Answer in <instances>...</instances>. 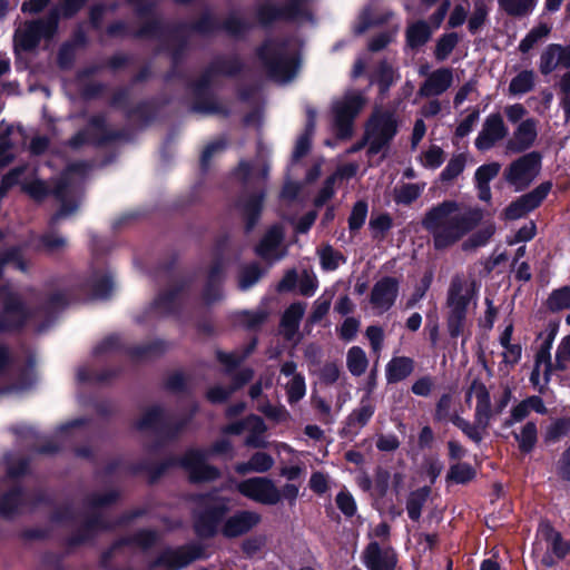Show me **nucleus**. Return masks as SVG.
Returning <instances> with one entry per match:
<instances>
[{
    "mask_svg": "<svg viewBox=\"0 0 570 570\" xmlns=\"http://www.w3.org/2000/svg\"><path fill=\"white\" fill-rule=\"evenodd\" d=\"M482 217L481 209L448 200L432 207L425 214L422 225L432 235L434 247L443 249L463 238Z\"/></svg>",
    "mask_w": 570,
    "mask_h": 570,
    "instance_id": "obj_1",
    "label": "nucleus"
},
{
    "mask_svg": "<svg viewBox=\"0 0 570 570\" xmlns=\"http://www.w3.org/2000/svg\"><path fill=\"white\" fill-rule=\"evenodd\" d=\"M223 455L227 459L234 456L232 443L222 439L213 444L209 451L189 450L181 458L180 464L195 482L212 481L218 478L219 471L207 464L209 455Z\"/></svg>",
    "mask_w": 570,
    "mask_h": 570,
    "instance_id": "obj_2",
    "label": "nucleus"
},
{
    "mask_svg": "<svg viewBox=\"0 0 570 570\" xmlns=\"http://www.w3.org/2000/svg\"><path fill=\"white\" fill-rule=\"evenodd\" d=\"M259 58L268 75L277 82H287L297 72L295 50H289L284 43L267 42L259 50Z\"/></svg>",
    "mask_w": 570,
    "mask_h": 570,
    "instance_id": "obj_3",
    "label": "nucleus"
},
{
    "mask_svg": "<svg viewBox=\"0 0 570 570\" xmlns=\"http://www.w3.org/2000/svg\"><path fill=\"white\" fill-rule=\"evenodd\" d=\"M396 132L395 114L389 110H376L370 118L365 131L364 144L367 145L368 155L385 156Z\"/></svg>",
    "mask_w": 570,
    "mask_h": 570,
    "instance_id": "obj_4",
    "label": "nucleus"
},
{
    "mask_svg": "<svg viewBox=\"0 0 570 570\" xmlns=\"http://www.w3.org/2000/svg\"><path fill=\"white\" fill-rule=\"evenodd\" d=\"M366 102L364 95L354 90L347 91L333 102L334 124L341 138H346L352 134L353 120Z\"/></svg>",
    "mask_w": 570,
    "mask_h": 570,
    "instance_id": "obj_5",
    "label": "nucleus"
},
{
    "mask_svg": "<svg viewBox=\"0 0 570 570\" xmlns=\"http://www.w3.org/2000/svg\"><path fill=\"white\" fill-rule=\"evenodd\" d=\"M471 298V286L459 278L454 279L451 284L448 299V328L450 335L453 337H456L462 333L468 305L470 304Z\"/></svg>",
    "mask_w": 570,
    "mask_h": 570,
    "instance_id": "obj_6",
    "label": "nucleus"
},
{
    "mask_svg": "<svg viewBox=\"0 0 570 570\" xmlns=\"http://www.w3.org/2000/svg\"><path fill=\"white\" fill-rule=\"evenodd\" d=\"M237 491L245 498L265 505L281 502V490L275 483L263 476H254L236 483Z\"/></svg>",
    "mask_w": 570,
    "mask_h": 570,
    "instance_id": "obj_7",
    "label": "nucleus"
},
{
    "mask_svg": "<svg viewBox=\"0 0 570 570\" xmlns=\"http://www.w3.org/2000/svg\"><path fill=\"white\" fill-rule=\"evenodd\" d=\"M540 170V157L535 153L527 154L513 161L504 171L505 180L517 191L527 188L538 176Z\"/></svg>",
    "mask_w": 570,
    "mask_h": 570,
    "instance_id": "obj_8",
    "label": "nucleus"
},
{
    "mask_svg": "<svg viewBox=\"0 0 570 570\" xmlns=\"http://www.w3.org/2000/svg\"><path fill=\"white\" fill-rule=\"evenodd\" d=\"M56 30L53 19L47 21L29 22L16 31V42L24 50H30L38 45L41 38H49Z\"/></svg>",
    "mask_w": 570,
    "mask_h": 570,
    "instance_id": "obj_9",
    "label": "nucleus"
},
{
    "mask_svg": "<svg viewBox=\"0 0 570 570\" xmlns=\"http://www.w3.org/2000/svg\"><path fill=\"white\" fill-rule=\"evenodd\" d=\"M570 68V45L551 43L544 48L539 59V70L549 75L557 70Z\"/></svg>",
    "mask_w": 570,
    "mask_h": 570,
    "instance_id": "obj_10",
    "label": "nucleus"
},
{
    "mask_svg": "<svg viewBox=\"0 0 570 570\" xmlns=\"http://www.w3.org/2000/svg\"><path fill=\"white\" fill-rule=\"evenodd\" d=\"M508 135V127L500 114L489 115L475 139V147L479 150H488Z\"/></svg>",
    "mask_w": 570,
    "mask_h": 570,
    "instance_id": "obj_11",
    "label": "nucleus"
},
{
    "mask_svg": "<svg viewBox=\"0 0 570 570\" xmlns=\"http://www.w3.org/2000/svg\"><path fill=\"white\" fill-rule=\"evenodd\" d=\"M538 136V122L533 118H527L519 122L513 134L505 144L507 154H517L529 149Z\"/></svg>",
    "mask_w": 570,
    "mask_h": 570,
    "instance_id": "obj_12",
    "label": "nucleus"
},
{
    "mask_svg": "<svg viewBox=\"0 0 570 570\" xmlns=\"http://www.w3.org/2000/svg\"><path fill=\"white\" fill-rule=\"evenodd\" d=\"M362 561L368 570H394L397 559L391 548H382L377 542H371L362 552Z\"/></svg>",
    "mask_w": 570,
    "mask_h": 570,
    "instance_id": "obj_13",
    "label": "nucleus"
},
{
    "mask_svg": "<svg viewBox=\"0 0 570 570\" xmlns=\"http://www.w3.org/2000/svg\"><path fill=\"white\" fill-rule=\"evenodd\" d=\"M30 316L29 308L18 295H10L0 314V331H10L21 326Z\"/></svg>",
    "mask_w": 570,
    "mask_h": 570,
    "instance_id": "obj_14",
    "label": "nucleus"
},
{
    "mask_svg": "<svg viewBox=\"0 0 570 570\" xmlns=\"http://www.w3.org/2000/svg\"><path fill=\"white\" fill-rule=\"evenodd\" d=\"M399 292V284L396 279L385 277L379 281L371 293L372 308L382 314L386 312L395 302Z\"/></svg>",
    "mask_w": 570,
    "mask_h": 570,
    "instance_id": "obj_15",
    "label": "nucleus"
},
{
    "mask_svg": "<svg viewBox=\"0 0 570 570\" xmlns=\"http://www.w3.org/2000/svg\"><path fill=\"white\" fill-rule=\"evenodd\" d=\"M283 236L282 227L273 226L256 247L257 255L268 262H275L284 257L286 250L283 246Z\"/></svg>",
    "mask_w": 570,
    "mask_h": 570,
    "instance_id": "obj_16",
    "label": "nucleus"
},
{
    "mask_svg": "<svg viewBox=\"0 0 570 570\" xmlns=\"http://www.w3.org/2000/svg\"><path fill=\"white\" fill-rule=\"evenodd\" d=\"M261 520V514L255 511H239L226 520L222 531L228 538L239 537L254 529Z\"/></svg>",
    "mask_w": 570,
    "mask_h": 570,
    "instance_id": "obj_17",
    "label": "nucleus"
},
{
    "mask_svg": "<svg viewBox=\"0 0 570 570\" xmlns=\"http://www.w3.org/2000/svg\"><path fill=\"white\" fill-rule=\"evenodd\" d=\"M453 83V72L449 68H440L426 76L417 95L421 97H434L446 91Z\"/></svg>",
    "mask_w": 570,
    "mask_h": 570,
    "instance_id": "obj_18",
    "label": "nucleus"
},
{
    "mask_svg": "<svg viewBox=\"0 0 570 570\" xmlns=\"http://www.w3.org/2000/svg\"><path fill=\"white\" fill-rule=\"evenodd\" d=\"M228 507L224 501H213L207 509L200 513L196 521V530L200 535L209 537L215 533L216 528Z\"/></svg>",
    "mask_w": 570,
    "mask_h": 570,
    "instance_id": "obj_19",
    "label": "nucleus"
},
{
    "mask_svg": "<svg viewBox=\"0 0 570 570\" xmlns=\"http://www.w3.org/2000/svg\"><path fill=\"white\" fill-rule=\"evenodd\" d=\"M279 380L286 389L289 402H297L305 395V380L296 372V365L293 362H287L282 366Z\"/></svg>",
    "mask_w": 570,
    "mask_h": 570,
    "instance_id": "obj_20",
    "label": "nucleus"
},
{
    "mask_svg": "<svg viewBox=\"0 0 570 570\" xmlns=\"http://www.w3.org/2000/svg\"><path fill=\"white\" fill-rule=\"evenodd\" d=\"M475 399V416L481 424L490 423L491 419V400L490 392L487 386L480 381H473L466 392V401Z\"/></svg>",
    "mask_w": 570,
    "mask_h": 570,
    "instance_id": "obj_21",
    "label": "nucleus"
},
{
    "mask_svg": "<svg viewBox=\"0 0 570 570\" xmlns=\"http://www.w3.org/2000/svg\"><path fill=\"white\" fill-rule=\"evenodd\" d=\"M194 559L185 549H167L161 552L155 568L159 570H179Z\"/></svg>",
    "mask_w": 570,
    "mask_h": 570,
    "instance_id": "obj_22",
    "label": "nucleus"
},
{
    "mask_svg": "<svg viewBox=\"0 0 570 570\" xmlns=\"http://www.w3.org/2000/svg\"><path fill=\"white\" fill-rule=\"evenodd\" d=\"M305 307V304L294 303L285 311L281 327L286 338L292 340L296 335Z\"/></svg>",
    "mask_w": 570,
    "mask_h": 570,
    "instance_id": "obj_23",
    "label": "nucleus"
},
{
    "mask_svg": "<svg viewBox=\"0 0 570 570\" xmlns=\"http://www.w3.org/2000/svg\"><path fill=\"white\" fill-rule=\"evenodd\" d=\"M274 464L271 455L264 452H256L247 462L237 463L235 471L245 475L248 473H264L268 471Z\"/></svg>",
    "mask_w": 570,
    "mask_h": 570,
    "instance_id": "obj_24",
    "label": "nucleus"
},
{
    "mask_svg": "<svg viewBox=\"0 0 570 570\" xmlns=\"http://www.w3.org/2000/svg\"><path fill=\"white\" fill-rule=\"evenodd\" d=\"M540 533L547 541L548 548L553 551L557 558L562 559L570 550V544L563 541L561 534L548 523L540 525Z\"/></svg>",
    "mask_w": 570,
    "mask_h": 570,
    "instance_id": "obj_25",
    "label": "nucleus"
},
{
    "mask_svg": "<svg viewBox=\"0 0 570 570\" xmlns=\"http://www.w3.org/2000/svg\"><path fill=\"white\" fill-rule=\"evenodd\" d=\"M21 134L18 130L0 127V168L7 166L14 157L12 147Z\"/></svg>",
    "mask_w": 570,
    "mask_h": 570,
    "instance_id": "obj_26",
    "label": "nucleus"
},
{
    "mask_svg": "<svg viewBox=\"0 0 570 570\" xmlns=\"http://www.w3.org/2000/svg\"><path fill=\"white\" fill-rule=\"evenodd\" d=\"M246 426L248 435L245 440V444L252 448H265L267 445L264 438L266 425L263 420L258 416H249L247 417Z\"/></svg>",
    "mask_w": 570,
    "mask_h": 570,
    "instance_id": "obj_27",
    "label": "nucleus"
},
{
    "mask_svg": "<svg viewBox=\"0 0 570 570\" xmlns=\"http://www.w3.org/2000/svg\"><path fill=\"white\" fill-rule=\"evenodd\" d=\"M413 371V361L410 357H393L386 366V376L390 382H399L407 377Z\"/></svg>",
    "mask_w": 570,
    "mask_h": 570,
    "instance_id": "obj_28",
    "label": "nucleus"
},
{
    "mask_svg": "<svg viewBox=\"0 0 570 570\" xmlns=\"http://www.w3.org/2000/svg\"><path fill=\"white\" fill-rule=\"evenodd\" d=\"M453 424L458 426L470 440L480 443L483 439L489 423L481 424L478 416L474 415V422L470 423L459 415H453L451 419Z\"/></svg>",
    "mask_w": 570,
    "mask_h": 570,
    "instance_id": "obj_29",
    "label": "nucleus"
},
{
    "mask_svg": "<svg viewBox=\"0 0 570 570\" xmlns=\"http://www.w3.org/2000/svg\"><path fill=\"white\" fill-rule=\"evenodd\" d=\"M538 0H499L500 8L509 16L524 17L530 14Z\"/></svg>",
    "mask_w": 570,
    "mask_h": 570,
    "instance_id": "obj_30",
    "label": "nucleus"
},
{
    "mask_svg": "<svg viewBox=\"0 0 570 570\" xmlns=\"http://www.w3.org/2000/svg\"><path fill=\"white\" fill-rule=\"evenodd\" d=\"M374 405L368 397L363 399L360 406L355 409L348 416V425L354 429L363 428L372 417Z\"/></svg>",
    "mask_w": 570,
    "mask_h": 570,
    "instance_id": "obj_31",
    "label": "nucleus"
},
{
    "mask_svg": "<svg viewBox=\"0 0 570 570\" xmlns=\"http://www.w3.org/2000/svg\"><path fill=\"white\" fill-rule=\"evenodd\" d=\"M430 495V489L428 487L420 488L413 491L406 502V511L412 520H419L421 517L422 507L426 502Z\"/></svg>",
    "mask_w": 570,
    "mask_h": 570,
    "instance_id": "obj_32",
    "label": "nucleus"
},
{
    "mask_svg": "<svg viewBox=\"0 0 570 570\" xmlns=\"http://www.w3.org/2000/svg\"><path fill=\"white\" fill-rule=\"evenodd\" d=\"M534 86V72L523 70L512 78L509 85V94L512 96L523 95L532 90Z\"/></svg>",
    "mask_w": 570,
    "mask_h": 570,
    "instance_id": "obj_33",
    "label": "nucleus"
},
{
    "mask_svg": "<svg viewBox=\"0 0 570 570\" xmlns=\"http://www.w3.org/2000/svg\"><path fill=\"white\" fill-rule=\"evenodd\" d=\"M289 7L284 10H277L273 4H264L259 10V19L262 22H267L272 17L277 16H284V17H295L298 8L306 1V0H288Z\"/></svg>",
    "mask_w": 570,
    "mask_h": 570,
    "instance_id": "obj_34",
    "label": "nucleus"
},
{
    "mask_svg": "<svg viewBox=\"0 0 570 570\" xmlns=\"http://www.w3.org/2000/svg\"><path fill=\"white\" fill-rule=\"evenodd\" d=\"M346 363L348 371L360 376L366 371L368 362L365 352L358 346H353L347 352Z\"/></svg>",
    "mask_w": 570,
    "mask_h": 570,
    "instance_id": "obj_35",
    "label": "nucleus"
},
{
    "mask_svg": "<svg viewBox=\"0 0 570 570\" xmlns=\"http://www.w3.org/2000/svg\"><path fill=\"white\" fill-rule=\"evenodd\" d=\"M537 426L533 422L524 424L519 433H514V438L522 452H530L537 443Z\"/></svg>",
    "mask_w": 570,
    "mask_h": 570,
    "instance_id": "obj_36",
    "label": "nucleus"
},
{
    "mask_svg": "<svg viewBox=\"0 0 570 570\" xmlns=\"http://www.w3.org/2000/svg\"><path fill=\"white\" fill-rule=\"evenodd\" d=\"M502 361L499 365V371L508 374L510 368L521 360L522 347L519 343H512L502 346Z\"/></svg>",
    "mask_w": 570,
    "mask_h": 570,
    "instance_id": "obj_37",
    "label": "nucleus"
},
{
    "mask_svg": "<svg viewBox=\"0 0 570 570\" xmlns=\"http://www.w3.org/2000/svg\"><path fill=\"white\" fill-rule=\"evenodd\" d=\"M431 31L425 22H415L407 28V43L414 48L422 46L430 38Z\"/></svg>",
    "mask_w": 570,
    "mask_h": 570,
    "instance_id": "obj_38",
    "label": "nucleus"
},
{
    "mask_svg": "<svg viewBox=\"0 0 570 570\" xmlns=\"http://www.w3.org/2000/svg\"><path fill=\"white\" fill-rule=\"evenodd\" d=\"M425 184H404L395 190V202L399 204H411L420 197Z\"/></svg>",
    "mask_w": 570,
    "mask_h": 570,
    "instance_id": "obj_39",
    "label": "nucleus"
},
{
    "mask_svg": "<svg viewBox=\"0 0 570 570\" xmlns=\"http://www.w3.org/2000/svg\"><path fill=\"white\" fill-rule=\"evenodd\" d=\"M551 28L547 23H540L531 29L528 35L520 41L519 49L528 52L538 41L550 33Z\"/></svg>",
    "mask_w": 570,
    "mask_h": 570,
    "instance_id": "obj_40",
    "label": "nucleus"
},
{
    "mask_svg": "<svg viewBox=\"0 0 570 570\" xmlns=\"http://www.w3.org/2000/svg\"><path fill=\"white\" fill-rule=\"evenodd\" d=\"M551 189L550 183H544L527 195L520 197L528 213L538 207Z\"/></svg>",
    "mask_w": 570,
    "mask_h": 570,
    "instance_id": "obj_41",
    "label": "nucleus"
},
{
    "mask_svg": "<svg viewBox=\"0 0 570 570\" xmlns=\"http://www.w3.org/2000/svg\"><path fill=\"white\" fill-rule=\"evenodd\" d=\"M314 117L313 112H308V122L305 132L297 139L293 153L294 159H299L307 154L311 146V137L314 131Z\"/></svg>",
    "mask_w": 570,
    "mask_h": 570,
    "instance_id": "obj_42",
    "label": "nucleus"
},
{
    "mask_svg": "<svg viewBox=\"0 0 570 570\" xmlns=\"http://www.w3.org/2000/svg\"><path fill=\"white\" fill-rule=\"evenodd\" d=\"M240 376H242V380L239 382H237L235 384V386H233L232 389H226V387H222V386H216V387L210 389L207 394L208 399L212 402H222V401L226 400L235 389L239 387L242 384H244L249 379H252L253 373L249 370H245L240 373Z\"/></svg>",
    "mask_w": 570,
    "mask_h": 570,
    "instance_id": "obj_43",
    "label": "nucleus"
},
{
    "mask_svg": "<svg viewBox=\"0 0 570 570\" xmlns=\"http://www.w3.org/2000/svg\"><path fill=\"white\" fill-rule=\"evenodd\" d=\"M475 475L474 470L468 463L453 464L448 473V479L455 483H465L472 480Z\"/></svg>",
    "mask_w": 570,
    "mask_h": 570,
    "instance_id": "obj_44",
    "label": "nucleus"
},
{
    "mask_svg": "<svg viewBox=\"0 0 570 570\" xmlns=\"http://www.w3.org/2000/svg\"><path fill=\"white\" fill-rule=\"evenodd\" d=\"M548 306L551 311H561L570 307V288L562 287L551 293L548 298Z\"/></svg>",
    "mask_w": 570,
    "mask_h": 570,
    "instance_id": "obj_45",
    "label": "nucleus"
},
{
    "mask_svg": "<svg viewBox=\"0 0 570 570\" xmlns=\"http://www.w3.org/2000/svg\"><path fill=\"white\" fill-rule=\"evenodd\" d=\"M420 160L425 168L436 169L444 161V151L439 146H431L421 155Z\"/></svg>",
    "mask_w": 570,
    "mask_h": 570,
    "instance_id": "obj_46",
    "label": "nucleus"
},
{
    "mask_svg": "<svg viewBox=\"0 0 570 570\" xmlns=\"http://www.w3.org/2000/svg\"><path fill=\"white\" fill-rule=\"evenodd\" d=\"M266 544L267 535L258 533L244 540L242 543V550L246 556L253 557L259 553L266 547Z\"/></svg>",
    "mask_w": 570,
    "mask_h": 570,
    "instance_id": "obj_47",
    "label": "nucleus"
},
{
    "mask_svg": "<svg viewBox=\"0 0 570 570\" xmlns=\"http://www.w3.org/2000/svg\"><path fill=\"white\" fill-rule=\"evenodd\" d=\"M489 8L483 0L474 1L473 13L469 20V30L475 32L481 26H483Z\"/></svg>",
    "mask_w": 570,
    "mask_h": 570,
    "instance_id": "obj_48",
    "label": "nucleus"
},
{
    "mask_svg": "<svg viewBox=\"0 0 570 570\" xmlns=\"http://www.w3.org/2000/svg\"><path fill=\"white\" fill-rule=\"evenodd\" d=\"M465 167V157L463 155H456L450 159L446 167L441 173V179L452 180L458 177Z\"/></svg>",
    "mask_w": 570,
    "mask_h": 570,
    "instance_id": "obj_49",
    "label": "nucleus"
},
{
    "mask_svg": "<svg viewBox=\"0 0 570 570\" xmlns=\"http://www.w3.org/2000/svg\"><path fill=\"white\" fill-rule=\"evenodd\" d=\"M331 303H332L331 294H323L322 296H320L314 302L313 312L309 316V322H312V323L320 322L330 311Z\"/></svg>",
    "mask_w": 570,
    "mask_h": 570,
    "instance_id": "obj_50",
    "label": "nucleus"
},
{
    "mask_svg": "<svg viewBox=\"0 0 570 570\" xmlns=\"http://www.w3.org/2000/svg\"><path fill=\"white\" fill-rule=\"evenodd\" d=\"M335 502L341 512L346 517H353L355 514L356 502L348 491L341 490L336 495Z\"/></svg>",
    "mask_w": 570,
    "mask_h": 570,
    "instance_id": "obj_51",
    "label": "nucleus"
},
{
    "mask_svg": "<svg viewBox=\"0 0 570 570\" xmlns=\"http://www.w3.org/2000/svg\"><path fill=\"white\" fill-rule=\"evenodd\" d=\"M320 258L322 267L327 271L336 269L342 262V255L330 246L320 250Z\"/></svg>",
    "mask_w": 570,
    "mask_h": 570,
    "instance_id": "obj_52",
    "label": "nucleus"
},
{
    "mask_svg": "<svg viewBox=\"0 0 570 570\" xmlns=\"http://www.w3.org/2000/svg\"><path fill=\"white\" fill-rule=\"evenodd\" d=\"M21 503V494L19 491L13 490L6 494L0 500V513L9 517L17 509L19 508Z\"/></svg>",
    "mask_w": 570,
    "mask_h": 570,
    "instance_id": "obj_53",
    "label": "nucleus"
},
{
    "mask_svg": "<svg viewBox=\"0 0 570 570\" xmlns=\"http://www.w3.org/2000/svg\"><path fill=\"white\" fill-rule=\"evenodd\" d=\"M262 272L257 265H250L242 269L238 284L242 289H247L259 279Z\"/></svg>",
    "mask_w": 570,
    "mask_h": 570,
    "instance_id": "obj_54",
    "label": "nucleus"
},
{
    "mask_svg": "<svg viewBox=\"0 0 570 570\" xmlns=\"http://www.w3.org/2000/svg\"><path fill=\"white\" fill-rule=\"evenodd\" d=\"M570 431V419H559L554 421L546 432L548 441H557Z\"/></svg>",
    "mask_w": 570,
    "mask_h": 570,
    "instance_id": "obj_55",
    "label": "nucleus"
},
{
    "mask_svg": "<svg viewBox=\"0 0 570 570\" xmlns=\"http://www.w3.org/2000/svg\"><path fill=\"white\" fill-rule=\"evenodd\" d=\"M500 169L501 165L499 163L482 165L475 171L476 184L489 185L490 180H492L499 174Z\"/></svg>",
    "mask_w": 570,
    "mask_h": 570,
    "instance_id": "obj_56",
    "label": "nucleus"
},
{
    "mask_svg": "<svg viewBox=\"0 0 570 570\" xmlns=\"http://www.w3.org/2000/svg\"><path fill=\"white\" fill-rule=\"evenodd\" d=\"M262 208V197H253L243 205L244 215L247 218V229H250Z\"/></svg>",
    "mask_w": 570,
    "mask_h": 570,
    "instance_id": "obj_57",
    "label": "nucleus"
},
{
    "mask_svg": "<svg viewBox=\"0 0 570 570\" xmlns=\"http://www.w3.org/2000/svg\"><path fill=\"white\" fill-rule=\"evenodd\" d=\"M458 43V37L455 33H450L442 37L436 46L435 56L439 60H444L454 49Z\"/></svg>",
    "mask_w": 570,
    "mask_h": 570,
    "instance_id": "obj_58",
    "label": "nucleus"
},
{
    "mask_svg": "<svg viewBox=\"0 0 570 570\" xmlns=\"http://www.w3.org/2000/svg\"><path fill=\"white\" fill-rule=\"evenodd\" d=\"M367 216V204L363 200L357 202L351 213L348 224L351 229H358Z\"/></svg>",
    "mask_w": 570,
    "mask_h": 570,
    "instance_id": "obj_59",
    "label": "nucleus"
},
{
    "mask_svg": "<svg viewBox=\"0 0 570 570\" xmlns=\"http://www.w3.org/2000/svg\"><path fill=\"white\" fill-rule=\"evenodd\" d=\"M561 91V106L567 119H570V69L564 72L559 81Z\"/></svg>",
    "mask_w": 570,
    "mask_h": 570,
    "instance_id": "obj_60",
    "label": "nucleus"
},
{
    "mask_svg": "<svg viewBox=\"0 0 570 570\" xmlns=\"http://www.w3.org/2000/svg\"><path fill=\"white\" fill-rule=\"evenodd\" d=\"M451 407L452 397L449 394L442 395L436 404L435 419L438 421L451 420L453 417Z\"/></svg>",
    "mask_w": 570,
    "mask_h": 570,
    "instance_id": "obj_61",
    "label": "nucleus"
},
{
    "mask_svg": "<svg viewBox=\"0 0 570 570\" xmlns=\"http://www.w3.org/2000/svg\"><path fill=\"white\" fill-rule=\"evenodd\" d=\"M530 413V409L527 404V401L523 400L519 404L512 407L510 417L504 422V426L509 428L512 424L522 421Z\"/></svg>",
    "mask_w": 570,
    "mask_h": 570,
    "instance_id": "obj_62",
    "label": "nucleus"
},
{
    "mask_svg": "<svg viewBox=\"0 0 570 570\" xmlns=\"http://www.w3.org/2000/svg\"><path fill=\"white\" fill-rule=\"evenodd\" d=\"M390 483V473L385 470H377L373 483V490L379 497L386 494Z\"/></svg>",
    "mask_w": 570,
    "mask_h": 570,
    "instance_id": "obj_63",
    "label": "nucleus"
},
{
    "mask_svg": "<svg viewBox=\"0 0 570 570\" xmlns=\"http://www.w3.org/2000/svg\"><path fill=\"white\" fill-rule=\"evenodd\" d=\"M557 363L560 368H566L570 363V336L566 337L558 347Z\"/></svg>",
    "mask_w": 570,
    "mask_h": 570,
    "instance_id": "obj_64",
    "label": "nucleus"
}]
</instances>
